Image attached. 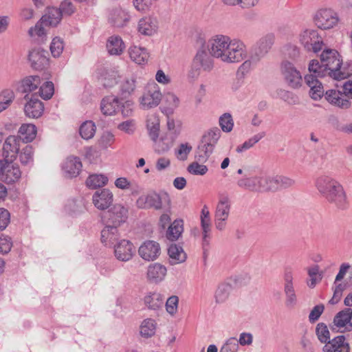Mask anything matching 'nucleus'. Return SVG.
Wrapping results in <instances>:
<instances>
[{
  "mask_svg": "<svg viewBox=\"0 0 352 352\" xmlns=\"http://www.w3.org/2000/svg\"><path fill=\"white\" fill-rule=\"evenodd\" d=\"M210 55L226 63H237L246 57V49L243 42L231 40L225 35H216L208 42Z\"/></svg>",
  "mask_w": 352,
  "mask_h": 352,
  "instance_id": "obj_1",
  "label": "nucleus"
},
{
  "mask_svg": "<svg viewBox=\"0 0 352 352\" xmlns=\"http://www.w3.org/2000/svg\"><path fill=\"white\" fill-rule=\"evenodd\" d=\"M316 186L320 193L338 208L344 210L348 208L349 203L342 186L332 177L320 176L316 179Z\"/></svg>",
  "mask_w": 352,
  "mask_h": 352,
  "instance_id": "obj_2",
  "label": "nucleus"
},
{
  "mask_svg": "<svg viewBox=\"0 0 352 352\" xmlns=\"http://www.w3.org/2000/svg\"><path fill=\"white\" fill-rule=\"evenodd\" d=\"M320 60L324 64L328 76L335 80H342L352 75V63L348 67H342V61L340 55L334 50H326L320 55Z\"/></svg>",
  "mask_w": 352,
  "mask_h": 352,
  "instance_id": "obj_3",
  "label": "nucleus"
},
{
  "mask_svg": "<svg viewBox=\"0 0 352 352\" xmlns=\"http://www.w3.org/2000/svg\"><path fill=\"white\" fill-rule=\"evenodd\" d=\"M221 136L218 128L210 129L202 136L201 142L198 146L195 158L201 162H206L212 153L215 145Z\"/></svg>",
  "mask_w": 352,
  "mask_h": 352,
  "instance_id": "obj_4",
  "label": "nucleus"
},
{
  "mask_svg": "<svg viewBox=\"0 0 352 352\" xmlns=\"http://www.w3.org/2000/svg\"><path fill=\"white\" fill-rule=\"evenodd\" d=\"M269 176L261 175L250 177V173H245V177L238 180L237 185L243 188L254 192L269 191Z\"/></svg>",
  "mask_w": 352,
  "mask_h": 352,
  "instance_id": "obj_5",
  "label": "nucleus"
},
{
  "mask_svg": "<svg viewBox=\"0 0 352 352\" xmlns=\"http://www.w3.org/2000/svg\"><path fill=\"white\" fill-rule=\"evenodd\" d=\"M162 99L160 87L153 82L148 84L143 95L140 98V104L143 109H150L158 106Z\"/></svg>",
  "mask_w": 352,
  "mask_h": 352,
  "instance_id": "obj_6",
  "label": "nucleus"
},
{
  "mask_svg": "<svg viewBox=\"0 0 352 352\" xmlns=\"http://www.w3.org/2000/svg\"><path fill=\"white\" fill-rule=\"evenodd\" d=\"M21 177L19 166L11 160H0V180L8 184H14Z\"/></svg>",
  "mask_w": 352,
  "mask_h": 352,
  "instance_id": "obj_7",
  "label": "nucleus"
},
{
  "mask_svg": "<svg viewBox=\"0 0 352 352\" xmlns=\"http://www.w3.org/2000/svg\"><path fill=\"white\" fill-rule=\"evenodd\" d=\"M127 209L123 206L120 204L114 205L101 215L102 223L119 227L127 219Z\"/></svg>",
  "mask_w": 352,
  "mask_h": 352,
  "instance_id": "obj_8",
  "label": "nucleus"
},
{
  "mask_svg": "<svg viewBox=\"0 0 352 352\" xmlns=\"http://www.w3.org/2000/svg\"><path fill=\"white\" fill-rule=\"evenodd\" d=\"M281 73L287 85L292 89H298L302 86V77L301 73L293 63L284 60L281 63Z\"/></svg>",
  "mask_w": 352,
  "mask_h": 352,
  "instance_id": "obj_9",
  "label": "nucleus"
},
{
  "mask_svg": "<svg viewBox=\"0 0 352 352\" xmlns=\"http://www.w3.org/2000/svg\"><path fill=\"white\" fill-rule=\"evenodd\" d=\"M163 202L170 205V198L167 194L160 196L159 194L153 192L146 195L140 197L137 201V206L140 208H154L155 210H161L163 208Z\"/></svg>",
  "mask_w": 352,
  "mask_h": 352,
  "instance_id": "obj_10",
  "label": "nucleus"
},
{
  "mask_svg": "<svg viewBox=\"0 0 352 352\" xmlns=\"http://www.w3.org/2000/svg\"><path fill=\"white\" fill-rule=\"evenodd\" d=\"M230 202L228 197H222L219 201L214 214V225L218 230H225L226 221L230 214Z\"/></svg>",
  "mask_w": 352,
  "mask_h": 352,
  "instance_id": "obj_11",
  "label": "nucleus"
},
{
  "mask_svg": "<svg viewBox=\"0 0 352 352\" xmlns=\"http://www.w3.org/2000/svg\"><path fill=\"white\" fill-rule=\"evenodd\" d=\"M314 21L318 28L328 30L337 25L338 16L331 9H320L316 12Z\"/></svg>",
  "mask_w": 352,
  "mask_h": 352,
  "instance_id": "obj_12",
  "label": "nucleus"
},
{
  "mask_svg": "<svg viewBox=\"0 0 352 352\" xmlns=\"http://www.w3.org/2000/svg\"><path fill=\"white\" fill-rule=\"evenodd\" d=\"M300 41L309 52H318L321 50L323 42L318 32L314 30H306L300 35Z\"/></svg>",
  "mask_w": 352,
  "mask_h": 352,
  "instance_id": "obj_13",
  "label": "nucleus"
},
{
  "mask_svg": "<svg viewBox=\"0 0 352 352\" xmlns=\"http://www.w3.org/2000/svg\"><path fill=\"white\" fill-rule=\"evenodd\" d=\"M28 59L34 69L42 70L49 65L48 52L40 47L30 51Z\"/></svg>",
  "mask_w": 352,
  "mask_h": 352,
  "instance_id": "obj_14",
  "label": "nucleus"
},
{
  "mask_svg": "<svg viewBox=\"0 0 352 352\" xmlns=\"http://www.w3.org/2000/svg\"><path fill=\"white\" fill-rule=\"evenodd\" d=\"M274 43V36L268 34L262 37L256 43L252 52V60L258 63L267 54Z\"/></svg>",
  "mask_w": 352,
  "mask_h": 352,
  "instance_id": "obj_15",
  "label": "nucleus"
},
{
  "mask_svg": "<svg viewBox=\"0 0 352 352\" xmlns=\"http://www.w3.org/2000/svg\"><path fill=\"white\" fill-rule=\"evenodd\" d=\"M133 254V245L128 240H120L114 245V254L116 258L119 261L124 262L128 261L132 258Z\"/></svg>",
  "mask_w": 352,
  "mask_h": 352,
  "instance_id": "obj_16",
  "label": "nucleus"
},
{
  "mask_svg": "<svg viewBox=\"0 0 352 352\" xmlns=\"http://www.w3.org/2000/svg\"><path fill=\"white\" fill-rule=\"evenodd\" d=\"M138 253L145 261H154L160 254V247L159 243L154 241H146L140 245Z\"/></svg>",
  "mask_w": 352,
  "mask_h": 352,
  "instance_id": "obj_17",
  "label": "nucleus"
},
{
  "mask_svg": "<svg viewBox=\"0 0 352 352\" xmlns=\"http://www.w3.org/2000/svg\"><path fill=\"white\" fill-rule=\"evenodd\" d=\"M22 141L18 136L10 135L8 137L3 146V159L11 160L16 159L20 148V142Z\"/></svg>",
  "mask_w": 352,
  "mask_h": 352,
  "instance_id": "obj_18",
  "label": "nucleus"
},
{
  "mask_svg": "<svg viewBox=\"0 0 352 352\" xmlns=\"http://www.w3.org/2000/svg\"><path fill=\"white\" fill-rule=\"evenodd\" d=\"M92 201L94 206L100 210L108 208L113 202V194L108 189L97 190L93 195Z\"/></svg>",
  "mask_w": 352,
  "mask_h": 352,
  "instance_id": "obj_19",
  "label": "nucleus"
},
{
  "mask_svg": "<svg viewBox=\"0 0 352 352\" xmlns=\"http://www.w3.org/2000/svg\"><path fill=\"white\" fill-rule=\"evenodd\" d=\"M158 29V21L156 18L145 16L140 19L138 24V32L144 36H153Z\"/></svg>",
  "mask_w": 352,
  "mask_h": 352,
  "instance_id": "obj_20",
  "label": "nucleus"
},
{
  "mask_svg": "<svg viewBox=\"0 0 352 352\" xmlns=\"http://www.w3.org/2000/svg\"><path fill=\"white\" fill-rule=\"evenodd\" d=\"M82 167V165L80 158L74 156L68 157L62 166L65 176L70 178L78 176Z\"/></svg>",
  "mask_w": 352,
  "mask_h": 352,
  "instance_id": "obj_21",
  "label": "nucleus"
},
{
  "mask_svg": "<svg viewBox=\"0 0 352 352\" xmlns=\"http://www.w3.org/2000/svg\"><path fill=\"white\" fill-rule=\"evenodd\" d=\"M104 228L101 231V241L107 247H111L118 243L120 234L118 230V227L111 225H104Z\"/></svg>",
  "mask_w": 352,
  "mask_h": 352,
  "instance_id": "obj_22",
  "label": "nucleus"
},
{
  "mask_svg": "<svg viewBox=\"0 0 352 352\" xmlns=\"http://www.w3.org/2000/svg\"><path fill=\"white\" fill-rule=\"evenodd\" d=\"M44 111L43 103L34 96H32L24 107L25 116L30 118L41 117Z\"/></svg>",
  "mask_w": 352,
  "mask_h": 352,
  "instance_id": "obj_23",
  "label": "nucleus"
},
{
  "mask_svg": "<svg viewBox=\"0 0 352 352\" xmlns=\"http://www.w3.org/2000/svg\"><path fill=\"white\" fill-rule=\"evenodd\" d=\"M269 191L275 192L285 189L294 185L295 181L286 176L275 175L269 176Z\"/></svg>",
  "mask_w": 352,
  "mask_h": 352,
  "instance_id": "obj_24",
  "label": "nucleus"
},
{
  "mask_svg": "<svg viewBox=\"0 0 352 352\" xmlns=\"http://www.w3.org/2000/svg\"><path fill=\"white\" fill-rule=\"evenodd\" d=\"M352 309L345 308L339 311L333 318V324L338 328H344L346 331L352 330Z\"/></svg>",
  "mask_w": 352,
  "mask_h": 352,
  "instance_id": "obj_25",
  "label": "nucleus"
},
{
  "mask_svg": "<svg viewBox=\"0 0 352 352\" xmlns=\"http://www.w3.org/2000/svg\"><path fill=\"white\" fill-rule=\"evenodd\" d=\"M324 352H350L349 343L345 342L344 336H338L329 342L322 349Z\"/></svg>",
  "mask_w": 352,
  "mask_h": 352,
  "instance_id": "obj_26",
  "label": "nucleus"
},
{
  "mask_svg": "<svg viewBox=\"0 0 352 352\" xmlns=\"http://www.w3.org/2000/svg\"><path fill=\"white\" fill-rule=\"evenodd\" d=\"M343 94L340 91L329 89L326 91L324 96L326 100L331 104L346 109L350 107L351 103L349 100L345 98Z\"/></svg>",
  "mask_w": 352,
  "mask_h": 352,
  "instance_id": "obj_27",
  "label": "nucleus"
},
{
  "mask_svg": "<svg viewBox=\"0 0 352 352\" xmlns=\"http://www.w3.org/2000/svg\"><path fill=\"white\" fill-rule=\"evenodd\" d=\"M62 16V12L58 8H47L45 14L40 19V22L45 26H56L60 22Z\"/></svg>",
  "mask_w": 352,
  "mask_h": 352,
  "instance_id": "obj_28",
  "label": "nucleus"
},
{
  "mask_svg": "<svg viewBox=\"0 0 352 352\" xmlns=\"http://www.w3.org/2000/svg\"><path fill=\"white\" fill-rule=\"evenodd\" d=\"M192 62L204 71L210 72L214 67L212 58L207 54L204 50H199L197 51Z\"/></svg>",
  "mask_w": 352,
  "mask_h": 352,
  "instance_id": "obj_29",
  "label": "nucleus"
},
{
  "mask_svg": "<svg viewBox=\"0 0 352 352\" xmlns=\"http://www.w3.org/2000/svg\"><path fill=\"white\" fill-rule=\"evenodd\" d=\"M166 271V267L160 263L151 264L148 267L147 278L151 282L159 283L164 278Z\"/></svg>",
  "mask_w": 352,
  "mask_h": 352,
  "instance_id": "obj_30",
  "label": "nucleus"
},
{
  "mask_svg": "<svg viewBox=\"0 0 352 352\" xmlns=\"http://www.w3.org/2000/svg\"><path fill=\"white\" fill-rule=\"evenodd\" d=\"M305 80L307 85L310 87L309 94L312 99L318 100L324 95V89L322 83L314 78L312 76H305Z\"/></svg>",
  "mask_w": 352,
  "mask_h": 352,
  "instance_id": "obj_31",
  "label": "nucleus"
},
{
  "mask_svg": "<svg viewBox=\"0 0 352 352\" xmlns=\"http://www.w3.org/2000/svg\"><path fill=\"white\" fill-rule=\"evenodd\" d=\"M120 106V100L117 97L106 96L100 102V109L105 116H112L116 113Z\"/></svg>",
  "mask_w": 352,
  "mask_h": 352,
  "instance_id": "obj_32",
  "label": "nucleus"
},
{
  "mask_svg": "<svg viewBox=\"0 0 352 352\" xmlns=\"http://www.w3.org/2000/svg\"><path fill=\"white\" fill-rule=\"evenodd\" d=\"M125 48L124 43L119 36H110L107 42V49L111 55H120Z\"/></svg>",
  "mask_w": 352,
  "mask_h": 352,
  "instance_id": "obj_33",
  "label": "nucleus"
},
{
  "mask_svg": "<svg viewBox=\"0 0 352 352\" xmlns=\"http://www.w3.org/2000/svg\"><path fill=\"white\" fill-rule=\"evenodd\" d=\"M168 254L170 257V263L176 265L183 263L186 259V254L181 246L172 244L168 249Z\"/></svg>",
  "mask_w": 352,
  "mask_h": 352,
  "instance_id": "obj_34",
  "label": "nucleus"
},
{
  "mask_svg": "<svg viewBox=\"0 0 352 352\" xmlns=\"http://www.w3.org/2000/svg\"><path fill=\"white\" fill-rule=\"evenodd\" d=\"M36 127L32 124H23L19 130L18 136L23 142H31L36 135Z\"/></svg>",
  "mask_w": 352,
  "mask_h": 352,
  "instance_id": "obj_35",
  "label": "nucleus"
},
{
  "mask_svg": "<svg viewBox=\"0 0 352 352\" xmlns=\"http://www.w3.org/2000/svg\"><path fill=\"white\" fill-rule=\"evenodd\" d=\"M184 231L183 221L181 219L175 220L168 228L166 238L171 241L179 239Z\"/></svg>",
  "mask_w": 352,
  "mask_h": 352,
  "instance_id": "obj_36",
  "label": "nucleus"
},
{
  "mask_svg": "<svg viewBox=\"0 0 352 352\" xmlns=\"http://www.w3.org/2000/svg\"><path fill=\"white\" fill-rule=\"evenodd\" d=\"M129 54L131 59L139 65L144 63L148 58L146 50L138 46L131 47L129 50Z\"/></svg>",
  "mask_w": 352,
  "mask_h": 352,
  "instance_id": "obj_37",
  "label": "nucleus"
},
{
  "mask_svg": "<svg viewBox=\"0 0 352 352\" xmlns=\"http://www.w3.org/2000/svg\"><path fill=\"white\" fill-rule=\"evenodd\" d=\"M164 296L157 292L150 293L144 297V303L146 307L153 310L158 309L164 304Z\"/></svg>",
  "mask_w": 352,
  "mask_h": 352,
  "instance_id": "obj_38",
  "label": "nucleus"
},
{
  "mask_svg": "<svg viewBox=\"0 0 352 352\" xmlns=\"http://www.w3.org/2000/svg\"><path fill=\"white\" fill-rule=\"evenodd\" d=\"M323 66L324 64H322L321 60H312L310 61L308 67V70L310 74L306 76H314V78H318L328 75L327 72V70H326Z\"/></svg>",
  "mask_w": 352,
  "mask_h": 352,
  "instance_id": "obj_39",
  "label": "nucleus"
},
{
  "mask_svg": "<svg viewBox=\"0 0 352 352\" xmlns=\"http://www.w3.org/2000/svg\"><path fill=\"white\" fill-rule=\"evenodd\" d=\"M232 289V285L229 283H223L219 285L214 294L216 302L223 303L226 302L229 298Z\"/></svg>",
  "mask_w": 352,
  "mask_h": 352,
  "instance_id": "obj_40",
  "label": "nucleus"
},
{
  "mask_svg": "<svg viewBox=\"0 0 352 352\" xmlns=\"http://www.w3.org/2000/svg\"><path fill=\"white\" fill-rule=\"evenodd\" d=\"M156 329V322L151 318L145 319L140 325V334L145 338L154 336Z\"/></svg>",
  "mask_w": 352,
  "mask_h": 352,
  "instance_id": "obj_41",
  "label": "nucleus"
},
{
  "mask_svg": "<svg viewBox=\"0 0 352 352\" xmlns=\"http://www.w3.org/2000/svg\"><path fill=\"white\" fill-rule=\"evenodd\" d=\"M108 182V178L104 175L94 174L89 175L86 180V184L89 188L96 189L105 186Z\"/></svg>",
  "mask_w": 352,
  "mask_h": 352,
  "instance_id": "obj_42",
  "label": "nucleus"
},
{
  "mask_svg": "<svg viewBox=\"0 0 352 352\" xmlns=\"http://www.w3.org/2000/svg\"><path fill=\"white\" fill-rule=\"evenodd\" d=\"M265 136V132L262 131L260 132L245 142H244L241 145H239L236 147V151L237 153H242L244 151L248 150L250 148L253 147L257 142H258L262 138Z\"/></svg>",
  "mask_w": 352,
  "mask_h": 352,
  "instance_id": "obj_43",
  "label": "nucleus"
},
{
  "mask_svg": "<svg viewBox=\"0 0 352 352\" xmlns=\"http://www.w3.org/2000/svg\"><path fill=\"white\" fill-rule=\"evenodd\" d=\"M41 84V78L38 76H30L22 81V88L23 92H31L37 89Z\"/></svg>",
  "mask_w": 352,
  "mask_h": 352,
  "instance_id": "obj_44",
  "label": "nucleus"
},
{
  "mask_svg": "<svg viewBox=\"0 0 352 352\" xmlns=\"http://www.w3.org/2000/svg\"><path fill=\"white\" fill-rule=\"evenodd\" d=\"M129 16L122 10H116L111 18V23L118 28L123 27L129 21Z\"/></svg>",
  "mask_w": 352,
  "mask_h": 352,
  "instance_id": "obj_45",
  "label": "nucleus"
},
{
  "mask_svg": "<svg viewBox=\"0 0 352 352\" xmlns=\"http://www.w3.org/2000/svg\"><path fill=\"white\" fill-rule=\"evenodd\" d=\"M137 86L136 78L131 76L126 78L120 84V91L124 96L131 95Z\"/></svg>",
  "mask_w": 352,
  "mask_h": 352,
  "instance_id": "obj_46",
  "label": "nucleus"
},
{
  "mask_svg": "<svg viewBox=\"0 0 352 352\" xmlns=\"http://www.w3.org/2000/svg\"><path fill=\"white\" fill-rule=\"evenodd\" d=\"M96 132V126L92 121H86L82 123L79 129L81 137L85 140H89L94 137Z\"/></svg>",
  "mask_w": 352,
  "mask_h": 352,
  "instance_id": "obj_47",
  "label": "nucleus"
},
{
  "mask_svg": "<svg viewBox=\"0 0 352 352\" xmlns=\"http://www.w3.org/2000/svg\"><path fill=\"white\" fill-rule=\"evenodd\" d=\"M284 294L285 295V306L288 308H294L298 302V298L294 287H284Z\"/></svg>",
  "mask_w": 352,
  "mask_h": 352,
  "instance_id": "obj_48",
  "label": "nucleus"
},
{
  "mask_svg": "<svg viewBox=\"0 0 352 352\" xmlns=\"http://www.w3.org/2000/svg\"><path fill=\"white\" fill-rule=\"evenodd\" d=\"M14 98V94L12 90L6 89L0 94V113L10 105Z\"/></svg>",
  "mask_w": 352,
  "mask_h": 352,
  "instance_id": "obj_49",
  "label": "nucleus"
},
{
  "mask_svg": "<svg viewBox=\"0 0 352 352\" xmlns=\"http://www.w3.org/2000/svg\"><path fill=\"white\" fill-rule=\"evenodd\" d=\"M200 220L203 234V245L205 246L209 244L211 220L210 217H200Z\"/></svg>",
  "mask_w": 352,
  "mask_h": 352,
  "instance_id": "obj_50",
  "label": "nucleus"
},
{
  "mask_svg": "<svg viewBox=\"0 0 352 352\" xmlns=\"http://www.w3.org/2000/svg\"><path fill=\"white\" fill-rule=\"evenodd\" d=\"M164 100L167 105V111L169 113H173L177 109L180 103L179 98L174 94L168 92L164 94Z\"/></svg>",
  "mask_w": 352,
  "mask_h": 352,
  "instance_id": "obj_51",
  "label": "nucleus"
},
{
  "mask_svg": "<svg viewBox=\"0 0 352 352\" xmlns=\"http://www.w3.org/2000/svg\"><path fill=\"white\" fill-rule=\"evenodd\" d=\"M316 333L318 336V340L322 342L328 343L329 342H331L330 340V333L329 331L327 328V326L322 322L318 323L316 326Z\"/></svg>",
  "mask_w": 352,
  "mask_h": 352,
  "instance_id": "obj_52",
  "label": "nucleus"
},
{
  "mask_svg": "<svg viewBox=\"0 0 352 352\" xmlns=\"http://www.w3.org/2000/svg\"><path fill=\"white\" fill-rule=\"evenodd\" d=\"M219 125L223 131L230 132L234 126V122L230 113H225L219 118Z\"/></svg>",
  "mask_w": 352,
  "mask_h": 352,
  "instance_id": "obj_53",
  "label": "nucleus"
},
{
  "mask_svg": "<svg viewBox=\"0 0 352 352\" xmlns=\"http://www.w3.org/2000/svg\"><path fill=\"white\" fill-rule=\"evenodd\" d=\"M223 3L228 6H239L242 8H250L255 6L259 0H221Z\"/></svg>",
  "mask_w": 352,
  "mask_h": 352,
  "instance_id": "obj_54",
  "label": "nucleus"
},
{
  "mask_svg": "<svg viewBox=\"0 0 352 352\" xmlns=\"http://www.w3.org/2000/svg\"><path fill=\"white\" fill-rule=\"evenodd\" d=\"M118 76L114 71L107 72L102 78V85L106 88L113 87L118 82Z\"/></svg>",
  "mask_w": 352,
  "mask_h": 352,
  "instance_id": "obj_55",
  "label": "nucleus"
},
{
  "mask_svg": "<svg viewBox=\"0 0 352 352\" xmlns=\"http://www.w3.org/2000/svg\"><path fill=\"white\" fill-rule=\"evenodd\" d=\"M54 84L50 81L43 83L39 89L40 96L44 100L50 99L54 94Z\"/></svg>",
  "mask_w": 352,
  "mask_h": 352,
  "instance_id": "obj_56",
  "label": "nucleus"
},
{
  "mask_svg": "<svg viewBox=\"0 0 352 352\" xmlns=\"http://www.w3.org/2000/svg\"><path fill=\"white\" fill-rule=\"evenodd\" d=\"M187 170L192 175H204L208 170L206 165L200 164L197 162L190 164L187 168Z\"/></svg>",
  "mask_w": 352,
  "mask_h": 352,
  "instance_id": "obj_57",
  "label": "nucleus"
},
{
  "mask_svg": "<svg viewBox=\"0 0 352 352\" xmlns=\"http://www.w3.org/2000/svg\"><path fill=\"white\" fill-rule=\"evenodd\" d=\"M50 50L54 57H58L63 50V41L60 38H54L50 45Z\"/></svg>",
  "mask_w": 352,
  "mask_h": 352,
  "instance_id": "obj_58",
  "label": "nucleus"
},
{
  "mask_svg": "<svg viewBox=\"0 0 352 352\" xmlns=\"http://www.w3.org/2000/svg\"><path fill=\"white\" fill-rule=\"evenodd\" d=\"M192 148V146L188 143L181 144L175 151L177 159L182 161L186 160Z\"/></svg>",
  "mask_w": 352,
  "mask_h": 352,
  "instance_id": "obj_59",
  "label": "nucleus"
},
{
  "mask_svg": "<svg viewBox=\"0 0 352 352\" xmlns=\"http://www.w3.org/2000/svg\"><path fill=\"white\" fill-rule=\"evenodd\" d=\"M239 344L235 338H229L220 349L219 352H238Z\"/></svg>",
  "mask_w": 352,
  "mask_h": 352,
  "instance_id": "obj_60",
  "label": "nucleus"
},
{
  "mask_svg": "<svg viewBox=\"0 0 352 352\" xmlns=\"http://www.w3.org/2000/svg\"><path fill=\"white\" fill-rule=\"evenodd\" d=\"M21 164H27L33 160V148L32 146L27 145L23 148L19 155Z\"/></svg>",
  "mask_w": 352,
  "mask_h": 352,
  "instance_id": "obj_61",
  "label": "nucleus"
},
{
  "mask_svg": "<svg viewBox=\"0 0 352 352\" xmlns=\"http://www.w3.org/2000/svg\"><path fill=\"white\" fill-rule=\"evenodd\" d=\"M179 303V298L177 296L169 297L166 302V309L168 314L174 315L177 311Z\"/></svg>",
  "mask_w": 352,
  "mask_h": 352,
  "instance_id": "obj_62",
  "label": "nucleus"
},
{
  "mask_svg": "<svg viewBox=\"0 0 352 352\" xmlns=\"http://www.w3.org/2000/svg\"><path fill=\"white\" fill-rule=\"evenodd\" d=\"M114 141L115 138L113 134L110 132H105L102 135L99 140V145L101 148L106 149L111 146Z\"/></svg>",
  "mask_w": 352,
  "mask_h": 352,
  "instance_id": "obj_63",
  "label": "nucleus"
},
{
  "mask_svg": "<svg viewBox=\"0 0 352 352\" xmlns=\"http://www.w3.org/2000/svg\"><path fill=\"white\" fill-rule=\"evenodd\" d=\"M118 129L127 134H133L135 129V123L134 120L130 119L120 123Z\"/></svg>",
  "mask_w": 352,
  "mask_h": 352,
  "instance_id": "obj_64",
  "label": "nucleus"
}]
</instances>
